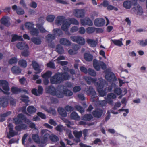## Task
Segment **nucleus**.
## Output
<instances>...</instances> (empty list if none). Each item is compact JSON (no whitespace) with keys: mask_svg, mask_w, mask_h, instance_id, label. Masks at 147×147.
Masks as SVG:
<instances>
[{"mask_svg":"<svg viewBox=\"0 0 147 147\" xmlns=\"http://www.w3.org/2000/svg\"><path fill=\"white\" fill-rule=\"evenodd\" d=\"M84 79L87 84L89 85L91 84V82L94 84L97 87L98 91L101 96H104L106 95V92L103 90V88L105 86H107L108 85L106 82L104 81L101 78L99 79L100 83L96 82L97 79L96 78L85 76L84 77Z\"/></svg>","mask_w":147,"mask_h":147,"instance_id":"1","label":"nucleus"},{"mask_svg":"<svg viewBox=\"0 0 147 147\" xmlns=\"http://www.w3.org/2000/svg\"><path fill=\"white\" fill-rule=\"evenodd\" d=\"M60 88V86L58 87L57 90H56L54 86H50L47 88V91L48 93L52 95L56 96L58 98H61L63 97V96L62 93L59 92Z\"/></svg>","mask_w":147,"mask_h":147,"instance_id":"2","label":"nucleus"},{"mask_svg":"<svg viewBox=\"0 0 147 147\" xmlns=\"http://www.w3.org/2000/svg\"><path fill=\"white\" fill-rule=\"evenodd\" d=\"M9 90L8 82L5 80H0V92H3L5 94L9 95L10 94V93L8 91Z\"/></svg>","mask_w":147,"mask_h":147,"instance_id":"3","label":"nucleus"},{"mask_svg":"<svg viewBox=\"0 0 147 147\" xmlns=\"http://www.w3.org/2000/svg\"><path fill=\"white\" fill-rule=\"evenodd\" d=\"M70 39L73 42H76L81 45H83L85 43L84 38L80 36H71Z\"/></svg>","mask_w":147,"mask_h":147,"instance_id":"4","label":"nucleus"},{"mask_svg":"<svg viewBox=\"0 0 147 147\" xmlns=\"http://www.w3.org/2000/svg\"><path fill=\"white\" fill-rule=\"evenodd\" d=\"M93 65L94 68L97 71H99L100 67L103 70L106 68V66L105 64L103 62L100 61L98 62L97 60L94 59L93 61Z\"/></svg>","mask_w":147,"mask_h":147,"instance_id":"5","label":"nucleus"},{"mask_svg":"<svg viewBox=\"0 0 147 147\" xmlns=\"http://www.w3.org/2000/svg\"><path fill=\"white\" fill-rule=\"evenodd\" d=\"M132 10L134 11L135 14L138 16L143 15L144 13L143 9L142 7L136 3L132 8Z\"/></svg>","mask_w":147,"mask_h":147,"instance_id":"6","label":"nucleus"},{"mask_svg":"<svg viewBox=\"0 0 147 147\" xmlns=\"http://www.w3.org/2000/svg\"><path fill=\"white\" fill-rule=\"evenodd\" d=\"M49 132L46 130L43 129L41 131V133L43 135V136L41 138V143L44 144L46 143L50 139V136L49 134Z\"/></svg>","mask_w":147,"mask_h":147,"instance_id":"7","label":"nucleus"},{"mask_svg":"<svg viewBox=\"0 0 147 147\" xmlns=\"http://www.w3.org/2000/svg\"><path fill=\"white\" fill-rule=\"evenodd\" d=\"M60 76V73H57L51 77L50 79L51 83L53 84H57L62 82Z\"/></svg>","mask_w":147,"mask_h":147,"instance_id":"8","label":"nucleus"},{"mask_svg":"<svg viewBox=\"0 0 147 147\" xmlns=\"http://www.w3.org/2000/svg\"><path fill=\"white\" fill-rule=\"evenodd\" d=\"M60 93H61L63 94V97L64 95L69 96H72L73 94L72 92L69 90L65 88L64 86L61 85L60 86Z\"/></svg>","mask_w":147,"mask_h":147,"instance_id":"9","label":"nucleus"},{"mask_svg":"<svg viewBox=\"0 0 147 147\" xmlns=\"http://www.w3.org/2000/svg\"><path fill=\"white\" fill-rule=\"evenodd\" d=\"M137 0H127L125 1L123 4L124 7L126 9H130L132 5H135L137 3Z\"/></svg>","mask_w":147,"mask_h":147,"instance_id":"10","label":"nucleus"},{"mask_svg":"<svg viewBox=\"0 0 147 147\" xmlns=\"http://www.w3.org/2000/svg\"><path fill=\"white\" fill-rule=\"evenodd\" d=\"M26 118L23 114H18L17 117L13 119L14 123L17 125L22 123L23 120L26 121Z\"/></svg>","mask_w":147,"mask_h":147,"instance_id":"11","label":"nucleus"},{"mask_svg":"<svg viewBox=\"0 0 147 147\" xmlns=\"http://www.w3.org/2000/svg\"><path fill=\"white\" fill-rule=\"evenodd\" d=\"M74 15L78 18H83L84 16L85 11L82 9H76L74 10Z\"/></svg>","mask_w":147,"mask_h":147,"instance_id":"12","label":"nucleus"},{"mask_svg":"<svg viewBox=\"0 0 147 147\" xmlns=\"http://www.w3.org/2000/svg\"><path fill=\"white\" fill-rule=\"evenodd\" d=\"M116 98V95L113 93H110L108 94L107 97H105V99L108 104L112 105L113 101V99H115Z\"/></svg>","mask_w":147,"mask_h":147,"instance_id":"13","label":"nucleus"},{"mask_svg":"<svg viewBox=\"0 0 147 147\" xmlns=\"http://www.w3.org/2000/svg\"><path fill=\"white\" fill-rule=\"evenodd\" d=\"M94 23L96 26L101 27L104 25L105 23V21L103 19L98 18L95 19Z\"/></svg>","mask_w":147,"mask_h":147,"instance_id":"14","label":"nucleus"},{"mask_svg":"<svg viewBox=\"0 0 147 147\" xmlns=\"http://www.w3.org/2000/svg\"><path fill=\"white\" fill-rule=\"evenodd\" d=\"M66 20L65 17L63 16H59L57 17L55 21L56 24L60 25Z\"/></svg>","mask_w":147,"mask_h":147,"instance_id":"15","label":"nucleus"},{"mask_svg":"<svg viewBox=\"0 0 147 147\" xmlns=\"http://www.w3.org/2000/svg\"><path fill=\"white\" fill-rule=\"evenodd\" d=\"M81 23L82 25H87L92 26L93 24L92 20L87 17H86L84 19L81 20Z\"/></svg>","mask_w":147,"mask_h":147,"instance_id":"16","label":"nucleus"},{"mask_svg":"<svg viewBox=\"0 0 147 147\" xmlns=\"http://www.w3.org/2000/svg\"><path fill=\"white\" fill-rule=\"evenodd\" d=\"M43 91V89L42 87L41 86H39L38 90L36 89H33L32 90V92L34 95L36 96H39L42 94Z\"/></svg>","mask_w":147,"mask_h":147,"instance_id":"17","label":"nucleus"},{"mask_svg":"<svg viewBox=\"0 0 147 147\" xmlns=\"http://www.w3.org/2000/svg\"><path fill=\"white\" fill-rule=\"evenodd\" d=\"M103 110L100 109H97L93 111L92 114L94 117L97 118H100L102 115Z\"/></svg>","mask_w":147,"mask_h":147,"instance_id":"18","label":"nucleus"},{"mask_svg":"<svg viewBox=\"0 0 147 147\" xmlns=\"http://www.w3.org/2000/svg\"><path fill=\"white\" fill-rule=\"evenodd\" d=\"M12 9L14 11H16V13L18 15H23L24 13V10L20 7H18L16 5H13L12 6Z\"/></svg>","mask_w":147,"mask_h":147,"instance_id":"19","label":"nucleus"},{"mask_svg":"<svg viewBox=\"0 0 147 147\" xmlns=\"http://www.w3.org/2000/svg\"><path fill=\"white\" fill-rule=\"evenodd\" d=\"M8 104V98L7 97H2L0 98V105L2 107H5Z\"/></svg>","mask_w":147,"mask_h":147,"instance_id":"20","label":"nucleus"},{"mask_svg":"<svg viewBox=\"0 0 147 147\" xmlns=\"http://www.w3.org/2000/svg\"><path fill=\"white\" fill-rule=\"evenodd\" d=\"M65 71L63 73H60L62 82L65 80H69L70 78V76Z\"/></svg>","mask_w":147,"mask_h":147,"instance_id":"21","label":"nucleus"},{"mask_svg":"<svg viewBox=\"0 0 147 147\" xmlns=\"http://www.w3.org/2000/svg\"><path fill=\"white\" fill-rule=\"evenodd\" d=\"M17 47L20 50L28 49V47L27 44L23 42H20L17 45Z\"/></svg>","mask_w":147,"mask_h":147,"instance_id":"22","label":"nucleus"},{"mask_svg":"<svg viewBox=\"0 0 147 147\" xmlns=\"http://www.w3.org/2000/svg\"><path fill=\"white\" fill-rule=\"evenodd\" d=\"M59 42L61 44L63 45L70 46L71 45V42L65 38H61Z\"/></svg>","mask_w":147,"mask_h":147,"instance_id":"23","label":"nucleus"},{"mask_svg":"<svg viewBox=\"0 0 147 147\" xmlns=\"http://www.w3.org/2000/svg\"><path fill=\"white\" fill-rule=\"evenodd\" d=\"M32 64L33 68L36 71L35 73L36 74L40 73L41 72V71L39 69L38 64L35 61H33Z\"/></svg>","mask_w":147,"mask_h":147,"instance_id":"24","label":"nucleus"},{"mask_svg":"<svg viewBox=\"0 0 147 147\" xmlns=\"http://www.w3.org/2000/svg\"><path fill=\"white\" fill-rule=\"evenodd\" d=\"M105 78L107 80L110 81H111L114 80L115 76L113 73H110L105 76Z\"/></svg>","mask_w":147,"mask_h":147,"instance_id":"25","label":"nucleus"},{"mask_svg":"<svg viewBox=\"0 0 147 147\" xmlns=\"http://www.w3.org/2000/svg\"><path fill=\"white\" fill-rule=\"evenodd\" d=\"M87 43L91 47H95L97 45L96 42L94 39H88L86 40Z\"/></svg>","mask_w":147,"mask_h":147,"instance_id":"26","label":"nucleus"},{"mask_svg":"<svg viewBox=\"0 0 147 147\" xmlns=\"http://www.w3.org/2000/svg\"><path fill=\"white\" fill-rule=\"evenodd\" d=\"M70 25V24L69 22L66 20L63 23L61 27L62 29L65 31H67Z\"/></svg>","mask_w":147,"mask_h":147,"instance_id":"27","label":"nucleus"},{"mask_svg":"<svg viewBox=\"0 0 147 147\" xmlns=\"http://www.w3.org/2000/svg\"><path fill=\"white\" fill-rule=\"evenodd\" d=\"M58 111L59 114L61 116L63 117H65L67 116V113L64 109L59 107L58 109Z\"/></svg>","mask_w":147,"mask_h":147,"instance_id":"28","label":"nucleus"},{"mask_svg":"<svg viewBox=\"0 0 147 147\" xmlns=\"http://www.w3.org/2000/svg\"><path fill=\"white\" fill-rule=\"evenodd\" d=\"M47 40L49 42H51L55 38V34H49L46 36Z\"/></svg>","mask_w":147,"mask_h":147,"instance_id":"29","label":"nucleus"},{"mask_svg":"<svg viewBox=\"0 0 147 147\" xmlns=\"http://www.w3.org/2000/svg\"><path fill=\"white\" fill-rule=\"evenodd\" d=\"M70 118L71 119L76 120H79L80 117L78 114L75 112H73L70 115Z\"/></svg>","mask_w":147,"mask_h":147,"instance_id":"30","label":"nucleus"},{"mask_svg":"<svg viewBox=\"0 0 147 147\" xmlns=\"http://www.w3.org/2000/svg\"><path fill=\"white\" fill-rule=\"evenodd\" d=\"M93 56L91 54L86 53L84 55V57L86 60L88 61H91L93 59Z\"/></svg>","mask_w":147,"mask_h":147,"instance_id":"31","label":"nucleus"},{"mask_svg":"<svg viewBox=\"0 0 147 147\" xmlns=\"http://www.w3.org/2000/svg\"><path fill=\"white\" fill-rule=\"evenodd\" d=\"M1 22L2 24L7 26H8L10 25V23L7 18H2L1 20Z\"/></svg>","mask_w":147,"mask_h":147,"instance_id":"32","label":"nucleus"},{"mask_svg":"<svg viewBox=\"0 0 147 147\" xmlns=\"http://www.w3.org/2000/svg\"><path fill=\"white\" fill-rule=\"evenodd\" d=\"M15 128L18 131H20L22 130L25 129L27 128V126L26 124H22L16 126Z\"/></svg>","mask_w":147,"mask_h":147,"instance_id":"33","label":"nucleus"},{"mask_svg":"<svg viewBox=\"0 0 147 147\" xmlns=\"http://www.w3.org/2000/svg\"><path fill=\"white\" fill-rule=\"evenodd\" d=\"M31 41L36 45H40L41 43V39L39 37H33L31 39Z\"/></svg>","mask_w":147,"mask_h":147,"instance_id":"34","label":"nucleus"},{"mask_svg":"<svg viewBox=\"0 0 147 147\" xmlns=\"http://www.w3.org/2000/svg\"><path fill=\"white\" fill-rule=\"evenodd\" d=\"M122 38H120V39L117 40H111L112 42L115 45L119 47H121L123 45V44L122 42Z\"/></svg>","mask_w":147,"mask_h":147,"instance_id":"35","label":"nucleus"},{"mask_svg":"<svg viewBox=\"0 0 147 147\" xmlns=\"http://www.w3.org/2000/svg\"><path fill=\"white\" fill-rule=\"evenodd\" d=\"M11 71L15 74H18L21 72V69L18 66H13L11 68Z\"/></svg>","mask_w":147,"mask_h":147,"instance_id":"36","label":"nucleus"},{"mask_svg":"<svg viewBox=\"0 0 147 147\" xmlns=\"http://www.w3.org/2000/svg\"><path fill=\"white\" fill-rule=\"evenodd\" d=\"M56 50L57 52L60 54H62L64 52V50L62 46L60 45L57 46Z\"/></svg>","mask_w":147,"mask_h":147,"instance_id":"37","label":"nucleus"},{"mask_svg":"<svg viewBox=\"0 0 147 147\" xmlns=\"http://www.w3.org/2000/svg\"><path fill=\"white\" fill-rule=\"evenodd\" d=\"M26 28L29 30H31L34 28V24L31 22H27L25 24Z\"/></svg>","mask_w":147,"mask_h":147,"instance_id":"38","label":"nucleus"},{"mask_svg":"<svg viewBox=\"0 0 147 147\" xmlns=\"http://www.w3.org/2000/svg\"><path fill=\"white\" fill-rule=\"evenodd\" d=\"M27 111L30 113H33L36 111V108L33 106H29L27 109Z\"/></svg>","mask_w":147,"mask_h":147,"instance_id":"39","label":"nucleus"},{"mask_svg":"<svg viewBox=\"0 0 147 147\" xmlns=\"http://www.w3.org/2000/svg\"><path fill=\"white\" fill-rule=\"evenodd\" d=\"M18 134V132L15 131L13 130H10L9 131V134H7V137L10 139L11 137H13L14 136L17 135Z\"/></svg>","mask_w":147,"mask_h":147,"instance_id":"40","label":"nucleus"},{"mask_svg":"<svg viewBox=\"0 0 147 147\" xmlns=\"http://www.w3.org/2000/svg\"><path fill=\"white\" fill-rule=\"evenodd\" d=\"M31 34L33 36H37L39 33V31L37 28L34 27L30 30Z\"/></svg>","mask_w":147,"mask_h":147,"instance_id":"41","label":"nucleus"},{"mask_svg":"<svg viewBox=\"0 0 147 147\" xmlns=\"http://www.w3.org/2000/svg\"><path fill=\"white\" fill-rule=\"evenodd\" d=\"M85 90L88 94L92 93L93 94H96V92L92 86H90L88 89H85Z\"/></svg>","mask_w":147,"mask_h":147,"instance_id":"42","label":"nucleus"},{"mask_svg":"<svg viewBox=\"0 0 147 147\" xmlns=\"http://www.w3.org/2000/svg\"><path fill=\"white\" fill-rule=\"evenodd\" d=\"M96 29V28L95 27H89L86 28V31L88 34H92L94 32Z\"/></svg>","mask_w":147,"mask_h":147,"instance_id":"43","label":"nucleus"},{"mask_svg":"<svg viewBox=\"0 0 147 147\" xmlns=\"http://www.w3.org/2000/svg\"><path fill=\"white\" fill-rule=\"evenodd\" d=\"M92 118V115L90 114H87L85 115L83 117V119L85 121H89Z\"/></svg>","mask_w":147,"mask_h":147,"instance_id":"44","label":"nucleus"},{"mask_svg":"<svg viewBox=\"0 0 147 147\" xmlns=\"http://www.w3.org/2000/svg\"><path fill=\"white\" fill-rule=\"evenodd\" d=\"M18 63L20 65L24 68L26 67L27 65L26 61L24 60H20L19 61Z\"/></svg>","mask_w":147,"mask_h":147,"instance_id":"45","label":"nucleus"},{"mask_svg":"<svg viewBox=\"0 0 147 147\" xmlns=\"http://www.w3.org/2000/svg\"><path fill=\"white\" fill-rule=\"evenodd\" d=\"M88 73L90 75L92 76L95 77L96 75V72L94 70L92 69H88Z\"/></svg>","mask_w":147,"mask_h":147,"instance_id":"46","label":"nucleus"},{"mask_svg":"<svg viewBox=\"0 0 147 147\" xmlns=\"http://www.w3.org/2000/svg\"><path fill=\"white\" fill-rule=\"evenodd\" d=\"M21 100L23 102L25 103L28 102H29L28 99L29 98L27 96L24 95H22L21 96Z\"/></svg>","mask_w":147,"mask_h":147,"instance_id":"47","label":"nucleus"},{"mask_svg":"<svg viewBox=\"0 0 147 147\" xmlns=\"http://www.w3.org/2000/svg\"><path fill=\"white\" fill-rule=\"evenodd\" d=\"M53 33L55 35L58 34L59 36H60L63 34V32L61 30L59 29H54L53 30Z\"/></svg>","mask_w":147,"mask_h":147,"instance_id":"48","label":"nucleus"},{"mask_svg":"<svg viewBox=\"0 0 147 147\" xmlns=\"http://www.w3.org/2000/svg\"><path fill=\"white\" fill-rule=\"evenodd\" d=\"M36 26L39 29V30L41 32L44 33L47 32V31L40 24H37Z\"/></svg>","mask_w":147,"mask_h":147,"instance_id":"49","label":"nucleus"},{"mask_svg":"<svg viewBox=\"0 0 147 147\" xmlns=\"http://www.w3.org/2000/svg\"><path fill=\"white\" fill-rule=\"evenodd\" d=\"M73 134L76 138H80L82 136V132L81 131L78 132L75 131H74Z\"/></svg>","mask_w":147,"mask_h":147,"instance_id":"50","label":"nucleus"},{"mask_svg":"<svg viewBox=\"0 0 147 147\" xmlns=\"http://www.w3.org/2000/svg\"><path fill=\"white\" fill-rule=\"evenodd\" d=\"M52 72L50 71H48L45 74H43L42 76V77L43 78H49L52 75Z\"/></svg>","mask_w":147,"mask_h":147,"instance_id":"51","label":"nucleus"},{"mask_svg":"<svg viewBox=\"0 0 147 147\" xmlns=\"http://www.w3.org/2000/svg\"><path fill=\"white\" fill-rule=\"evenodd\" d=\"M26 123L29 125V127L32 128H34L35 126V125L34 123L32 122L28 119L26 120Z\"/></svg>","mask_w":147,"mask_h":147,"instance_id":"52","label":"nucleus"},{"mask_svg":"<svg viewBox=\"0 0 147 147\" xmlns=\"http://www.w3.org/2000/svg\"><path fill=\"white\" fill-rule=\"evenodd\" d=\"M75 108L76 110L81 113H83L84 111L83 108L80 106L78 105H76L75 106Z\"/></svg>","mask_w":147,"mask_h":147,"instance_id":"53","label":"nucleus"},{"mask_svg":"<svg viewBox=\"0 0 147 147\" xmlns=\"http://www.w3.org/2000/svg\"><path fill=\"white\" fill-rule=\"evenodd\" d=\"M50 139L51 141L53 142H56L59 140L58 137L57 136L54 135L50 136Z\"/></svg>","mask_w":147,"mask_h":147,"instance_id":"54","label":"nucleus"},{"mask_svg":"<svg viewBox=\"0 0 147 147\" xmlns=\"http://www.w3.org/2000/svg\"><path fill=\"white\" fill-rule=\"evenodd\" d=\"M55 18V16L54 15H51L47 17V19L49 22H52L54 20Z\"/></svg>","mask_w":147,"mask_h":147,"instance_id":"55","label":"nucleus"},{"mask_svg":"<svg viewBox=\"0 0 147 147\" xmlns=\"http://www.w3.org/2000/svg\"><path fill=\"white\" fill-rule=\"evenodd\" d=\"M69 22L71 24L76 25H78L79 24V22L76 19L73 18L70 19Z\"/></svg>","mask_w":147,"mask_h":147,"instance_id":"56","label":"nucleus"},{"mask_svg":"<svg viewBox=\"0 0 147 147\" xmlns=\"http://www.w3.org/2000/svg\"><path fill=\"white\" fill-rule=\"evenodd\" d=\"M32 138L34 141L36 142H38L39 141V137L37 134H33L32 135Z\"/></svg>","mask_w":147,"mask_h":147,"instance_id":"57","label":"nucleus"},{"mask_svg":"<svg viewBox=\"0 0 147 147\" xmlns=\"http://www.w3.org/2000/svg\"><path fill=\"white\" fill-rule=\"evenodd\" d=\"M47 112L50 113H51L53 115H55L56 114L55 110L51 107L48 110Z\"/></svg>","mask_w":147,"mask_h":147,"instance_id":"58","label":"nucleus"},{"mask_svg":"<svg viewBox=\"0 0 147 147\" xmlns=\"http://www.w3.org/2000/svg\"><path fill=\"white\" fill-rule=\"evenodd\" d=\"M11 90L12 92L14 93H18L20 92V90L17 87H13L11 89Z\"/></svg>","mask_w":147,"mask_h":147,"instance_id":"59","label":"nucleus"},{"mask_svg":"<svg viewBox=\"0 0 147 147\" xmlns=\"http://www.w3.org/2000/svg\"><path fill=\"white\" fill-rule=\"evenodd\" d=\"M65 109L66 111L68 112H70L74 110V107L69 105L66 106L65 107Z\"/></svg>","mask_w":147,"mask_h":147,"instance_id":"60","label":"nucleus"},{"mask_svg":"<svg viewBox=\"0 0 147 147\" xmlns=\"http://www.w3.org/2000/svg\"><path fill=\"white\" fill-rule=\"evenodd\" d=\"M17 62V59L16 58L14 57L12 58L9 61V63L10 64H12L16 63Z\"/></svg>","mask_w":147,"mask_h":147,"instance_id":"61","label":"nucleus"},{"mask_svg":"<svg viewBox=\"0 0 147 147\" xmlns=\"http://www.w3.org/2000/svg\"><path fill=\"white\" fill-rule=\"evenodd\" d=\"M22 37L21 36H18L16 35H14L12 36L11 41L12 42H14L17 40L20 39V38Z\"/></svg>","mask_w":147,"mask_h":147,"instance_id":"62","label":"nucleus"},{"mask_svg":"<svg viewBox=\"0 0 147 147\" xmlns=\"http://www.w3.org/2000/svg\"><path fill=\"white\" fill-rule=\"evenodd\" d=\"M28 49H24V50L21 52V54L22 56L27 57L29 55V52L28 51Z\"/></svg>","mask_w":147,"mask_h":147,"instance_id":"63","label":"nucleus"},{"mask_svg":"<svg viewBox=\"0 0 147 147\" xmlns=\"http://www.w3.org/2000/svg\"><path fill=\"white\" fill-rule=\"evenodd\" d=\"M86 31L85 29L83 27H82L79 28L78 32L80 34H83L85 33Z\"/></svg>","mask_w":147,"mask_h":147,"instance_id":"64","label":"nucleus"}]
</instances>
